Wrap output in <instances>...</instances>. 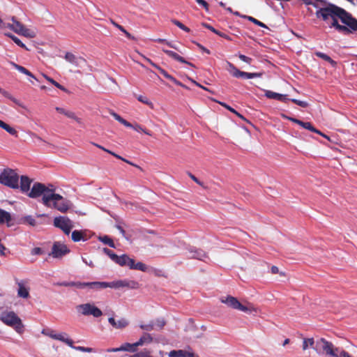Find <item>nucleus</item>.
I'll return each mask as SVG.
<instances>
[{"mask_svg":"<svg viewBox=\"0 0 357 357\" xmlns=\"http://www.w3.org/2000/svg\"><path fill=\"white\" fill-rule=\"evenodd\" d=\"M54 188H49L45 184L36 182L33 183L27 195L31 198H38L43 195V204L47 207H51V199H61V195L54 193Z\"/></svg>","mask_w":357,"mask_h":357,"instance_id":"obj_1","label":"nucleus"},{"mask_svg":"<svg viewBox=\"0 0 357 357\" xmlns=\"http://www.w3.org/2000/svg\"><path fill=\"white\" fill-rule=\"evenodd\" d=\"M317 351H323L331 357H351L350 354L340 348L335 347L332 342L321 338L316 342L314 348Z\"/></svg>","mask_w":357,"mask_h":357,"instance_id":"obj_2","label":"nucleus"},{"mask_svg":"<svg viewBox=\"0 0 357 357\" xmlns=\"http://www.w3.org/2000/svg\"><path fill=\"white\" fill-rule=\"evenodd\" d=\"M0 320L6 325L12 327L18 333L24 331L21 319L13 311H3L0 314Z\"/></svg>","mask_w":357,"mask_h":357,"instance_id":"obj_3","label":"nucleus"},{"mask_svg":"<svg viewBox=\"0 0 357 357\" xmlns=\"http://www.w3.org/2000/svg\"><path fill=\"white\" fill-rule=\"evenodd\" d=\"M0 184L12 189L19 188V175L10 169L5 168L0 173Z\"/></svg>","mask_w":357,"mask_h":357,"instance_id":"obj_4","label":"nucleus"},{"mask_svg":"<svg viewBox=\"0 0 357 357\" xmlns=\"http://www.w3.org/2000/svg\"><path fill=\"white\" fill-rule=\"evenodd\" d=\"M220 301L227 305V306L238 310L244 312L251 313L252 312H257V309L250 303H248V306L241 304L236 298L227 296V297H222Z\"/></svg>","mask_w":357,"mask_h":357,"instance_id":"obj_5","label":"nucleus"},{"mask_svg":"<svg viewBox=\"0 0 357 357\" xmlns=\"http://www.w3.org/2000/svg\"><path fill=\"white\" fill-rule=\"evenodd\" d=\"M54 227L61 229L66 235H69L74 225L73 221L66 216L56 217L54 219Z\"/></svg>","mask_w":357,"mask_h":357,"instance_id":"obj_6","label":"nucleus"},{"mask_svg":"<svg viewBox=\"0 0 357 357\" xmlns=\"http://www.w3.org/2000/svg\"><path fill=\"white\" fill-rule=\"evenodd\" d=\"M77 311L84 316L92 315L94 317H100L102 315V311L91 303L81 304L77 306Z\"/></svg>","mask_w":357,"mask_h":357,"instance_id":"obj_7","label":"nucleus"},{"mask_svg":"<svg viewBox=\"0 0 357 357\" xmlns=\"http://www.w3.org/2000/svg\"><path fill=\"white\" fill-rule=\"evenodd\" d=\"M69 252L70 250L66 245L59 241H56L52 245L50 255L52 256L54 258H61Z\"/></svg>","mask_w":357,"mask_h":357,"instance_id":"obj_8","label":"nucleus"},{"mask_svg":"<svg viewBox=\"0 0 357 357\" xmlns=\"http://www.w3.org/2000/svg\"><path fill=\"white\" fill-rule=\"evenodd\" d=\"M341 22L348 26L351 30L357 31V20L352 17L351 14L347 13L344 9H342V12L338 17Z\"/></svg>","mask_w":357,"mask_h":357,"instance_id":"obj_9","label":"nucleus"},{"mask_svg":"<svg viewBox=\"0 0 357 357\" xmlns=\"http://www.w3.org/2000/svg\"><path fill=\"white\" fill-rule=\"evenodd\" d=\"M42 333L54 340L61 341L68 344L69 347H73V340L70 338L65 337L64 335H66V333L56 334L54 333V331L50 329H43L42 331Z\"/></svg>","mask_w":357,"mask_h":357,"instance_id":"obj_10","label":"nucleus"},{"mask_svg":"<svg viewBox=\"0 0 357 357\" xmlns=\"http://www.w3.org/2000/svg\"><path fill=\"white\" fill-rule=\"evenodd\" d=\"M70 202L65 199L62 196L61 199H51V207H53L61 213H66L70 208Z\"/></svg>","mask_w":357,"mask_h":357,"instance_id":"obj_11","label":"nucleus"},{"mask_svg":"<svg viewBox=\"0 0 357 357\" xmlns=\"http://www.w3.org/2000/svg\"><path fill=\"white\" fill-rule=\"evenodd\" d=\"M12 23L8 24V26L17 33L22 34L23 36H29V30L25 28V26L19 21H17L14 17H12ZM32 37V36H31Z\"/></svg>","mask_w":357,"mask_h":357,"instance_id":"obj_12","label":"nucleus"},{"mask_svg":"<svg viewBox=\"0 0 357 357\" xmlns=\"http://www.w3.org/2000/svg\"><path fill=\"white\" fill-rule=\"evenodd\" d=\"M82 289L88 288L93 291H99L103 289L109 288L108 282H82Z\"/></svg>","mask_w":357,"mask_h":357,"instance_id":"obj_13","label":"nucleus"},{"mask_svg":"<svg viewBox=\"0 0 357 357\" xmlns=\"http://www.w3.org/2000/svg\"><path fill=\"white\" fill-rule=\"evenodd\" d=\"M16 284L18 286L17 296L20 298H28L29 297V287L26 285L28 282L26 280H16Z\"/></svg>","mask_w":357,"mask_h":357,"instance_id":"obj_14","label":"nucleus"},{"mask_svg":"<svg viewBox=\"0 0 357 357\" xmlns=\"http://www.w3.org/2000/svg\"><path fill=\"white\" fill-rule=\"evenodd\" d=\"M65 59L77 67H82L86 63V61L79 56L77 57L71 52H67L65 55Z\"/></svg>","mask_w":357,"mask_h":357,"instance_id":"obj_15","label":"nucleus"},{"mask_svg":"<svg viewBox=\"0 0 357 357\" xmlns=\"http://www.w3.org/2000/svg\"><path fill=\"white\" fill-rule=\"evenodd\" d=\"M137 282L135 281L128 282L126 280H117L109 282V288L118 289L120 287H128L130 288H136L137 287Z\"/></svg>","mask_w":357,"mask_h":357,"instance_id":"obj_16","label":"nucleus"},{"mask_svg":"<svg viewBox=\"0 0 357 357\" xmlns=\"http://www.w3.org/2000/svg\"><path fill=\"white\" fill-rule=\"evenodd\" d=\"M109 323L116 329H123L128 326L129 322L125 318L116 321L114 317H109L108 319Z\"/></svg>","mask_w":357,"mask_h":357,"instance_id":"obj_17","label":"nucleus"},{"mask_svg":"<svg viewBox=\"0 0 357 357\" xmlns=\"http://www.w3.org/2000/svg\"><path fill=\"white\" fill-rule=\"evenodd\" d=\"M114 262L121 266H127L129 268L133 264V259L130 258L127 255H122L116 257Z\"/></svg>","mask_w":357,"mask_h":357,"instance_id":"obj_18","label":"nucleus"},{"mask_svg":"<svg viewBox=\"0 0 357 357\" xmlns=\"http://www.w3.org/2000/svg\"><path fill=\"white\" fill-rule=\"evenodd\" d=\"M162 51L167 55H168L169 56H170L171 58L174 59V60H176L177 61H179V62L183 63H186V64H188V65H189L190 66H192V67L195 66L192 63L185 61L183 57L181 56L177 53H176V52H173L172 50H168L162 49Z\"/></svg>","mask_w":357,"mask_h":357,"instance_id":"obj_19","label":"nucleus"},{"mask_svg":"<svg viewBox=\"0 0 357 357\" xmlns=\"http://www.w3.org/2000/svg\"><path fill=\"white\" fill-rule=\"evenodd\" d=\"M32 181L26 176H22L20 177V190L22 192H28L30 190V186Z\"/></svg>","mask_w":357,"mask_h":357,"instance_id":"obj_20","label":"nucleus"},{"mask_svg":"<svg viewBox=\"0 0 357 357\" xmlns=\"http://www.w3.org/2000/svg\"><path fill=\"white\" fill-rule=\"evenodd\" d=\"M330 26L335 27L339 32H340L344 35H349V33H351L354 31L348 26H344V25L339 24L337 20H334V22H332Z\"/></svg>","mask_w":357,"mask_h":357,"instance_id":"obj_21","label":"nucleus"},{"mask_svg":"<svg viewBox=\"0 0 357 357\" xmlns=\"http://www.w3.org/2000/svg\"><path fill=\"white\" fill-rule=\"evenodd\" d=\"M265 96L268 98L278 100L281 102H286L287 100H289L287 98L286 95L280 94V93H275V92H273L271 91H266L265 93Z\"/></svg>","mask_w":357,"mask_h":357,"instance_id":"obj_22","label":"nucleus"},{"mask_svg":"<svg viewBox=\"0 0 357 357\" xmlns=\"http://www.w3.org/2000/svg\"><path fill=\"white\" fill-rule=\"evenodd\" d=\"M72 240L74 242H79L80 241H86V234L84 231L81 230H74L71 234Z\"/></svg>","mask_w":357,"mask_h":357,"instance_id":"obj_23","label":"nucleus"},{"mask_svg":"<svg viewBox=\"0 0 357 357\" xmlns=\"http://www.w3.org/2000/svg\"><path fill=\"white\" fill-rule=\"evenodd\" d=\"M298 125L305 129H307L313 132L317 133V134L323 136L325 138H328V137L326 135L323 134L320 130L315 128L310 122H303L302 121H300Z\"/></svg>","mask_w":357,"mask_h":357,"instance_id":"obj_24","label":"nucleus"},{"mask_svg":"<svg viewBox=\"0 0 357 357\" xmlns=\"http://www.w3.org/2000/svg\"><path fill=\"white\" fill-rule=\"evenodd\" d=\"M190 258L197 259L199 260H204L207 257L206 252L202 250H190Z\"/></svg>","mask_w":357,"mask_h":357,"instance_id":"obj_25","label":"nucleus"},{"mask_svg":"<svg viewBox=\"0 0 357 357\" xmlns=\"http://www.w3.org/2000/svg\"><path fill=\"white\" fill-rule=\"evenodd\" d=\"M169 357H192L193 354L183 350H172L169 354Z\"/></svg>","mask_w":357,"mask_h":357,"instance_id":"obj_26","label":"nucleus"},{"mask_svg":"<svg viewBox=\"0 0 357 357\" xmlns=\"http://www.w3.org/2000/svg\"><path fill=\"white\" fill-rule=\"evenodd\" d=\"M227 70L234 77H241V71L238 70L233 63L229 61L227 62Z\"/></svg>","mask_w":357,"mask_h":357,"instance_id":"obj_27","label":"nucleus"},{"mask_svg":"<svg viewBox=\"0 0 357 357\" xmlns=\"http://www.w3.org/2000/svg\"><path fill=\"white\" fill-rule=\"evenodd\" d=\"M227 70L234 77H241V71L238 70L233 63L229 61L227 62Z\"/></svg>","mask_w":357,"mask_h":357,"instance_id":"obj_28","label":"nucleus"},{"mask_svg":"<svg viewBox=\"0 0 357 357\" xmlns=\"http://www.w3.org/2000/svg\"><path fill=\"white\" fill-rule=\"evenodd\" d=\"M0 128L5 130L11 135L15 136L16 137H17V130L14 128L10 126L8 124L6 123L4 121L1 120H0Z\"/></svg>","mask_w":357,"mask_h":357,"instance_id":"obj_29","label":"nucleus"},{"mask_svg":"<svg viewBox=\"0 0 357 357\" xmlns=\"http://www.w3.org/2000/svg\"><path fill=\"white\" fill-rule=\"evenodd\" d=\"M202 25L204 27H206V29H208L210 31H211L212 32H213L215 34L218 35L219 36H220L222 38H225L227 40H231V38L229 36H227V34H225V33H224L222 32H220V31H218L214 27H213L211 25H210L208 24H206V23H203Z\"/></svg>","mask_w":357,"mask_h":357,"instance_id":"obj_30","label":"nucleus"},{"mask_svg":"<svg viewBox=\"0 0 357 357\" xmlns=\"http://www.w3.org/2000/svg\"><path fill=\"white\" fill-rule=\"evenodd\" d=\"M137 342L134 344L125 343L120 347V351H125L129 352H135L137 347Z\"/></svg>","mask_w":357,"mask_h":357,"instance_id":"obj_31","label":"nucleus"},{"mask_svg":"<svg viewBox=\"0 0 357 357\" xmlns=\"http://www.w3.org/2000/svg\"><path fill=\"white\" fill-rule=\"evenodd\" d=\"M152 341L153 337H151V335L149 333H144L136 342L137 344V346L139 347L143 345L144 344L151 343L152 342Z\"/></svg>","mask_w":357,"mask_h":357,"instance_id":"obj_32","label":"nucleus"},{"mask_svg":"<svg viewBox=\"0 0 357 357\" xmlns=\"http://www.w3.org/2000/svg\"><path fill=\"white\" fill-rule=\"evenodd\" d=\"M82 282H57L55 285L63 287H75L78 289H82Z\"/></svg>","mask_w":357,"mask_h":357,"instance_id":"obj_33","label":"nucleus"},{"mask_svg":"<svg viewBox=\"0 0 357 357\" xmlns=\"http://www.w3.org/2000/svg\"><path fill=\"white\" fill-rule=\"evenodd\" d=\"M130 268L134 269V270H139V271H141L143 272H146L147 271V266L145 264H144L142 262L135 263L134 259H133V264L130 265Z\"/></svg>","mask_w":357,"mask_h":357,"instance_id":"obj_34","label":"nucleus"},{"mask_svg":"<svg viewBox=\"0 0 357 357\" xmlns=\"http://www.w3.org/2000/svg\"><path fill=\"white\" fill-rule=\"evenodd\" d=\"M315 55L317 57L321 58V59H324L326 61H328L333 66H335L336 65V62L334 60H333L329 56H328L327 54H324L323 52H315Z\"/></svg>","mask_w":357,"mask_h":357,"instance_id":"obj_35","label":"nucleus"},{"mask_svg":"<svg viewBox=\"0 0 357 357\" xmlns=\"http://www.w3.org/2000/svg\"><path fill=\"white\" fill-rule=\"evenodd\" d=\"M10 220V214L8 212L0 208V223H3L5 222H8Z\"/></svg>","mask_w":357,"mask_h":357,"instance_id":"obj_36","label":"nucleus"},{"mask_svg":"<svg viewBox=\"0 0 357 357\" xmlns=\"http://www.w3.org/2000/svg\"><path fill=\"white\" fill-rule=\"evenodd\" d=\"M261 73H247L241 71V77L243 79H252L255 77H259L261 76Z\"/></svg>","mask_w":357,"mask_h":357,"instance_id":"obj_37","label":"nucleus"},{"mask_svg":"<svg viewBox=\"0 0 357 357\" xmlns=\"http://www.w3.org/2000/svg\"><path fill=\"white\" fill-rule=\"evenodd\" d=\"M100 240L104 244L109 245L111 248H115L114 243L113 240L109 238L108 236H103L100 237Z\"/></svg>","mask_w":357,"mask_h":357,"instance_id":"obj_38","label":"nucleus"},{"mask_svg":"<svg viewBox=\"0 0 357 357\" xmlns=\"http://www.w3.org/2000/svg\"><path fill=\"white\" fill-rule=\"evenodd\" d=\"M166 324V321L164 319H157L154 321L155 330H162Z\"/></svg>","mask_w":357,"mask_h":357,"instance_id":"obj_39","label":"nucleus"},{"mask_svg":"<svg viewBox=\"0 0 357 357\" xmlns=\"http://www.w3.org/2000/svg\"><path fill=\"white\" fill-rule=\"evenodd\" d=\"M137 100L144 103V104H146V105H148L150 108L153 109V104L152 102H151L148 98H146V96H138L137 97Z\"/></svg>","mask_w":357,"mask_h":357,"instance_id":"obj_40","label":"nucleus"},{"mask_svg":"<svg viewBox=\"0 0 357 357\" xmlns=\"http://www.w3.org/2000/svg\"><path fill=\"white\" fill-rule=\"evenodd\" d=\"M0 93L6 98H8L10 100H12L13 102L20 105L19 101L13 97L8 91H5L3 89L0 88Z\"/></svg>","mask_w":357,"mask_h":357,"instance_id":"obj_41","label":"nucleus"},{"mask_svg":"<svg viewBox=\"0 0 357 357\" xmlns=\"http://www.w3.org/2000/svg\"><path fill=\"white\" fill-rule=\"evenodd\" d=\"M172 22L185 32L189 33L190 31V29L188 27L185 26L183 23H181L180 21L177 20H175V19L172 20Z\"/></svg>","mask_w":357,"mask_h":357,"instance_id":"obj_42","label":"nucleus"},{"mask_svg":"<svg viewBox=\"0 0 357 357\" xmlns=\"http://www.w3.org/2000/svg\"><path fill=\"white\" fill-rule=\"evenodd\" d=\"M139 327H140V328H142V330L146 331H151L155 330L154 321H151L149 324H141L139 326Z\"/></svg>","mask_w":357,"mask_h":357,"instance_id":"obj_43","label":"nucleus"},{"mask_svg":"<svg viewBox=\"0 0 357 357\" xmlns=\"http://www.w3.org/2000/svg\"><path fill=\"white\" fill-rule=\"evenodd\" d=\"M314 344V341L313 338L304 339L303 342V349L306 350L309 346L312 347Z\"/></svg>","mask_w":357,"mask_h":357,"instance_id":"obj_44","label":"nucleus"},{"mask_svg":"<svg viewBox=\"0 0 357 357\" xmlns=\"http://www.w3.org/2000/svg\"><path fill=\"white\" fill-rule=\"evenodd\" d=\"M44 76L47 81H49L50 83H52L53 85H54L56 88L61 89L63 91H67V89L64 86H63L59 83H58L57 82L54 80L52 78H50L46 75H44Z\"/></svg>","mask_w":357,"mask_h":357,"instance_id":"obj_45","label":"nucleus"},{"mask_svg":"<svg viewBox=\"0 0 357 357\" xmlns=\"http://www.w3.org/2000/svg\"><path fill=\"white\" fill-rule=\"evenodd\" d=\"M22 221L24 223H27L31 226H35L36 225V221L34 218L31 215H27L22 218Z\"/></svg>","mask_w":357,"mask_h":357,"instance_id":"obj_46","label":"nucleus"},{"mask_svg":"<svg viewBox=\"0 0 357 357\" xmlns=\"http://www.w3.org/2000/svg\"><path fill=\"white\" fill-rule=\"evenodd\" d=\"M65 116L70 119H73L75 120L78 123H82V119L80 118H78L75 114L71 111H66L65 113Z\"/></svg>","mask_w":357,"mask_h":357,"instance_id":"obj_47","label":"nucleus"},{"mask_svg":"<svg viewBox=\"0 0 357 357\" xmlns=\"http://www.w3.org/2000/svg\"><path fill=\"white\" fill-rule=\"evenodd\" d=\"M10 37L15 42V43H16L18 46H20L26 50H29V49L26 47V45L17 37H16L15 36H13V35H10Z\"/></svg>","mask_w":357,"mask_h":357,"instance_id":"obj_48","label":"nucleus"},{"mask_svg":"<svg viewBox=\"0 0 357 357\" xmlns=\"http://www.w3.org/2000/svg\"><path fill=\"white\" fill-rule=\"evenodd\" d=\"M243 17L247 18L249 21L253 22L255 24H257L261 27H266V25L263 22L259 21L258 20L254 18L253 17L243 16Z\"/></svg>","mask_w":357,"mask_h":357,"instance_id":"obj_49","label":"nucleus"},{"mask_svg":"<svg viewBox=\"0 0 357 357\" xmlns=\"http://www.w3.org/2000/svg\"><path fill=\"white\" fill-rule=\"evenodd\" d=\"M103 252H105L107 256H109V257H110V259H111L113 261H115V259H116V257H117V255H116V254H115L112 250H109V249H108V248H105L103 249Z\"/></svg>","mask_w":357,"mask_h":357,"instance_id":"obj_50","label":"nucleus"},{"mask_svg":"<svg viewBox=\"0 0 357 357\" xmlns=\"http://www.w3.org/2000/svg\"><path fill=\"white\" fill-rule=\"evenodd\" d=\"M288 100H291L292 102L296 104L297 105L302 107H307L308 106V103L305 101L299 100L297 99H289Z\"/></svg>","mask_w":357,"mask_h":357,"instance_id":"obj_51","label":"nucleus"},{"mask_svg":"<svg viewBox=\"0 0 357 357\" xmlns=\"http://www.w3.org/2000/svg\"><path fill=\"white\" fill-rule=\"evenodd\" d=\"M130 357H152V356L150 355L149 351L144 350V351L138 352L134 355H132Z\"/></svg>","mask_w":357,"mask_h":357,"instance_id":"obj_52","label":"nucleus"},{"mask_svg":"<svg viewBox=\"0 0 357 357\" xmlns=\"http://www.w3.org/2000/svg\"><path fill=\"white\" fill-rule=\"evenodd\" d=\"M70 347L74 349H76L77 351H83V352L90 353V352L93 351V349L90 348V347H81V346L75 347L73 344V347Z\"/></svg>","mask_w":357,"mask_h":357,"instance_id":"obj_53","label":"nucleus"},{"mask_svg":"<svg viewBox=\"0 0 357 357\" xmlns=\"http://www.w3.org/2000/svg\"><path fill=\"white\" fill-rule=\"evenodd\" d=\"M132 128L134 130H135L137 132H139V131H142L144 133H145L146 135H149V136H151V133L150 132V131L146 130V129H144L139 124H136L135 126H133Z\"/></svg>","mask_w":357,"mask_h":357,"instance_id":"obj_54","label":"nucleus"},{"mask_svg":"<svg viewBox=\"0 0 357 357\" xmlns=\"http://www.w3.org/2000/svg\"><path fill=\"white\" fill-rule=\"evenodd\" d=\"M238 58H239L241 61H243V62H245V63H248V64H250V63H252V58L248 57V56H245V55H244V54H239L238 55Z\"/></svg>","mask_w":357,"mask_h":357,"instance_id":"obj_55","label":"nucleus"},{"mask_svg":"<svg viewBox=\"0 0 357 357\" xmlns=\"http://www.w3.org/2000/svg\"><path fill=\"white\" fill-rule=\"evenodd\" d=\"M238 58H239L241 61H243V62H245V63H248V64H250V63H252V58L248 57V56H245V55H244V54H239L238 55Z\"/></svg>","mask_w":357,"mask_h":357,"instance_id":"obj_56","label":"nucleus"},{"mask_svg":"<svg viewBox=\"0 0 357 357\" xmlns=\"http://www.w3.org/2000/svg\"><path fill=\"white\" fill-rule=\"evenodd\" d=\"M11 65L16 69L18 71H20V73H23V74H25V73L26 72V68H25L24 67L22 66H20L18 64H16L13 62H11Z\"/></svg>","mask_w":357,"mask_h":357,"instance_id":"obj_57","label":"nucleus"},{"mask_svg":"<svg viewBox=\"0 0 357 357\" xmlns=\"http://www.w3.org/2000/svg\"><path fill=\"white\" fill-rule=\"evenodd\" d=\"M158 70L164 77H165L169 80L173 79V76L169 75L165 70L162 69V68L159 67Z\"/></svg>","mask_w":357,"mask_h":357,"instance_id":"obj_58","label":"nucleus"},{"mask_svg":"<svg viewBox=\"0 0 357 357\" xmlns=\"http://www.w3.org/2000/svg\"><path fill=\"white\" fill-rule=\"evenodd\" d=\"M306 5H312L314 8H317V10L319 8L321 3L317 1V3H314L310 0H302Z\"/></svg>","mask_w":357,"mask_h":357,"instance_id":"obj_59","label":"nucleus"},{"mask_svg":"<svg viewBox=\"0 0 357 357\" xmlns=\"http://www.w3.org/2000/svg\"><path fill=\"white\" fill-rule=\"evenodd\" d=\"M29 135L31 136V137L33 139H37L38 141L39 142H44V143H46V144H48L46 141H45L44 139H43L40 136H38L37 134H36L35 132H31L29 133Z\"/></svg>","mask_w":357,"mask_h":357,"instance_id":"obj_60","label":"nucleus"},{"mask_svg":"<svg viewBox=\"0 0 357 357\" xmlns=\"http://www.w3.org/2000/svg\"><path fill=\"white\" fill-rule=\"evenodd\" d=\"M43 250L40 248H34L33 249H32L31 250V254L33 255H42L43 254Z\"/></svg>","mask_w":357,"mask_h":357,"instance_id":"obj_61","label":"nucleus"},{"mask_svg":"<svg viewBox=\"0 0 357 357\" xmlns=\"http://www.w3.org/2000/svg\"><path fill=\"white\" fill-rule=\"evenodd\" d=\"M196 1L201 6H202L206 10H208V4L204 0H196Z\"/></svg>","mask_w":357,"mask_h":357,"instance_id":"obj_62","label":"nucleus"},{"mask_svg":"<svg viewBox=\"0 0 357 357\" xmlns=\"http://www.w3.org/2000/svg\"><path fill=\"white\" fill-rule=\"evenodd\" d=\"M109 114L116 120L118 121L119 122H120L121 120H122V117L119 115L118 114H116V112H114V111H110L109 112Z\"/></svg>","mask_w":357,"mask_h":357,"instance_id":"obj_63","label":"nucleus"},{"mask_svg":"<svg viewBox=\"0 0 357 357\" xmlns=\"http://www.w3.org/2000/svg\"><path fill=\"white\" fill-rule=\"evenodd\" d=\"M218 103L223 106L224 107H225L226 109H227L229 111H230L232 113H234L236 112V110L234 109H233L232 107H231L230 106H229L228 105H227L226 103L225 102H218Z\"/></svg>","mask_w":357,"mask_h":357,"instance_id":"obj_64","label":"nucleus"}]
</instances>
